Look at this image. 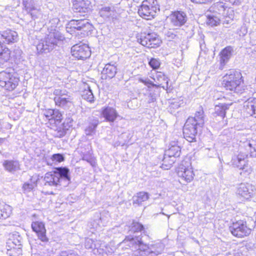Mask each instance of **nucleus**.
Listing matches in <instances>:
<instances>
[{
  "label": "nucleus",
  "mask_w": 256,
  "mask_h": 256,
  "mask_svg": "<svg viewBox=\"0 0 256 256\" xmlns=\"http://www.w3.org/2000/svg\"><path fill=\"white\" fill-rule=\"evenodd\" d=\"M54 100L56 105L64 107L67 106L68 103L71 102L72 99L70 96L65 94L62 96H56Z\"/></svg>",
  "instance_id": "31"
},
{
  "label": "nucleus",
  "mask_w": 256,
  "mask_h": 256,
  "mask_svg": "<svg viewBox=\"0 0 256 256\" xmlns=\"http://www.w3.org/2000/svg\"><path fill=\"white\" fill-rule=\"evenodd\" d=\"M66 134V130L64 128H58L54 130L53 134L54 136L61 138L64 136Z\"/></svg>",
  "instance_id": "44"
},
{
  "label": "nucleus",
  "mask_w": 256,
  "mask_h": 256,
  "mask_svg": "<svg viewBox=\"0 0 256 256\" xmlns=\"http://www.w3.org/2000/svg\"><path fill=\"white\" fill-rule=\"evenodd\" d=\"M148 64L153 70H156L160 68V62L158 58H151L148 60Z\"/></svg>",
  "instance_id": "43"
},
{
  "label": "nucleus",
  "mask_w": 256,
  "mask_h": 256,
  "mask_svg": "<svg viewBox=\"0 0 256 256\" xmlns=\"http://www.w3.org/2000/svg\"><path fill=\"white\" fill-rule=\"evenodd\" d=\"M69 25L70 26V28L78 30V20H71L69 23Z\"/></svg>",
  "instance_id": "54"
},
{
  "label": "nucleus",
  "mask_w": 256,
  "mask_h": 256,
  "mask_svg": "<svg viewBox=\"0 0 256 256\" xmlns=\"http://www.w3.org/2000/svg\"><path fill=\"white\" fill-rule=\"evenodd\" d=\"M55 118L54 123L56 124L60 122L62 120V114L58 110H56Z\"/></svg>",
  "instance_id": "51"
},
{
  "label": "nucleus",
  "mask_w": 256,
  "mask_h": 256,
  "mask_svg": "<svg viewBox=\"0 0 256 256\" xmlns=\"http://www.w3.org/2000/svg\"><path fill=\"white\" fill-rule=\"evenodd\" d=\"M255 142L254 140H248L245 142L244 146L250 152V156H256V148L254 147Z\"/></svg>",
  "instance_id": "40"
},
{
  "label": "nucleus",
  "mask_w": 256,
  "mask_h": 256,
  "mask_svg": "<svg viewBox=\"0 0 256 256\" xmlns=\"http://www.w3.org/2000/svg\"><path fill=\"white\" fill-rule=\"evenodd\" d=\"M137 41L144 46L154 48L158 46L162 42L155 33L142 32L137 36Z\"/></svg>",
  "instance_id": "7"
},
{
  "label": "nucleus",
  "mask_w": 256,
  "mask_h": 256,
  "mask_svg": "<svg viewBox=\"0 0 256 256\" xmlns=\"http://www.w3.org/2000/svg\"><path fill=\"white\" fill-rule=\"evenodd\" d=\"M36 180H34V182L31 183L26 182L24 183L23 186V188L24 190L30 191L31 190H32L34 187L36 186L35 182Z\"/></svg>",
  "instance_id": "47"
},
{
  "label": "nucleus",
  "mask_w": 256,
  "mask_h": 256,
  "mask_svg": "<svg viewBox=\"0 0 256 256\" xmlns=\"http://www.w3.org/2000/svg\"><path fill=\"white\" fill-rule=\"evenodd\" d=\"M56 110H54V114H52V116L51 118H50V122L52 123L53 122H54V119H55V118H56V116H55V112H56Z\"/></svg>",
  "instance_id": "58"
},
{
  "label": "nucleus",
  "mask_w": 256,
  "mask_h": 256,
  "mask_svg": "<svg viewBox=\"0 0 256 256\" xmlns=\"http://www.w3.org/2000/svg\"><path fill=\"white\" fill-rule=\"evenodd\" d=\"M104 248H105L106 249V247L105 246L104 243H102V242L99 240H94V250H96L98 252L99 254H103V252H106V250H104Z\"/></svg>",
  "instance_id": "39"
},
{
  "label": "nucleus",
  "mask_w": 256,
  "mask_h": 256,
  "mask_svg": "<svg viewBox=\"0 0 256 256\" xmlns=\"http://www.w3.org/2000/svg\"><path fill=\"white\" fill-rule=\"evenodd\" d=\"M231 104H219L216 106L214 108V114L222 118H224L226 110H228Z\"/></svg>",
  "instance_id": "27"
},
{
  "label": "nucleus",
  "mask_w": 256,
  "mask_h": 256,
  "mask_svg": "<svg viewBox=\"0 0 256 256\" xmlns=\"http://www.w3.org/2000/svg\"><path fill=\"white\" fill-rule=\"evenodd\" d=\"M104 219V218L100 217L98 219L94 220L90 224V228L97 229L98 227L100 226H104L106 224V222H102V220Z\"/></svg>",
  "instance_id": "42"
},
{
  "label": "nucleus",
  "mask_w": 256,
  "mask_h": 256,
  "mask_svg": "<svg viewBox=\"0 0 256 256\" xmlns=\"http://www.w3.org/2000/svg\"><path fill=\"white\" fill-rule=\"evenodd\" d=\"M102 114L105 119L110 122H114L118 116L116 109L110 106L104 108L102 110Z\"/></svg>",
  "instance_id": "24"
},
{
  "label": "nucleus",
  "mask_w": 256,
  "mask_h": 256,
  "mask_svg": "<svg viewBox=\"0 0 256 256\" xmlns=\"http://www.w3.org/2000/svg\"><path fill=\"white\" fill-rule=\"evenodd\" d=\"M244 112L250 116L256 118V99L249 98L244 102Z\"/></svg>",
  "instance_id": "22"
},
{
  "label": "nucleus",
  "mask_w": 256,
  "mask_h": 256,
  "mask_svg": "<svg viewBox=\"0 0 256 256\" xmlns=\"http://www.w3.org/2000/svg\"><path fill=\"white\" fill-rule=\"evenodd\" d=\"M60 254V256H78L76 252L72 250L68 251H62Z\"/></svg>",
  "instance_id": "48"
},
{
  "label": "nucleus",
  "mask_w": 256,
  "mask_h": 256,
  "mask_svg": "<svg viewBox=\"0 0 256 256\" xmlns=\"http://www.w3.org/2000/svg\"><path fill=\"white\" fill-rule=\"evenodd\" d=\"M232 165L234 168L242 170L244 173L250 174L252 172L250 166L246 161H234Z\"/></svg>",
  "instance_id": "30"
},
{
  "label": "nucleus",
  "mask_w": 256,
  "mask_h": 256,
  "mask_svg": "<svg viewBox=\"0 0 256 256\" xmlns=\"http://www.w3.org/2000/svg\"><path fill=\"white\" fill-rule=\"evenodd\" d=\"M44 186L62 188L67 186L70 182L69 170L66 168H59L53 172H48L44 179Z\"/></svg>",
  "instance_id": "2"
},
{
  "label": "nucleus",
  "mask_w": 256,
  "mask_h": 256,
  "mask_svg": "<svg viewBox=\"0 0 256 256\" xmlns=\"http://www.w3.org/2000/svg\"><path fill=\"white\" fill-rule=\"evenodd\" d=\"M167 79L168 78L166 77V76L164 74V73L160 72H157L155 78H154L156 84H153L152 82H150L149 80L143 81V82L146 85L150 84L152 85L153 86H155L156 88L162 87L164 88V84H166V87L168 86V80H167Z\"/></svg>",
  "instance_id": "16"
},
{
  "label": "nucleus",
  "mask_w": 256,
  "mask_h": 256,
  "mask_svg": "<svg viewBox=\"0 0 256 256\" xmlns=\"http://www.w3.org/2000/svg\"><path fill=\"white\" fill-rule=\"evenodd\" d=\"M170 147L165 151L164 158L162 160L168 158H170L174 157L176 158L180 156V148L177 145L176 143V142H172L170 144Z\"/></svg>",
  "instance_id": "21"
},
{
  "label": "nucleus",
  "mask_w": 256,
  "mask_h": 256,
  "mask_svg": "<svg viewBox=\"0 0 256 256\" xmlns=\"http://www.w3.org/2000/svg\"><path fill=\"white\" fill-rule=\"evenodd\" d=\"M46 164L48 165H49V164H51L49 163L48 162V161H46V160H45V161H44Z\"/></svg>",
  "instance_id": "63"
},
{
  "label": "nucleus",
  "mask_w": 256,
  "mask_h": 256,
  "mask_svg": "<svg viewBox=\"0 0 256 256\" xmlns=\"http://www.w3.org/2000/svg\"><path fill=\"white\" fill-rule=\"evenodd\" d=\"M65 91H62V90L58 89L55 90L54 91V94L56 96H62L63 94H65Z\"/></svg>",
  "instance_id": "55"
},
{
  "label": "nucleus",
  "mask_w": 256,
  "mask_h": 256,
  "mask_svg": "<svg viewBox=\"0 0 256 256\" xmlns=\"http://www.w3.org/2000/svg\"><path fill=\"white\" fill-rule=\"evenodd\" d=\"M176 171L178 176L186 182H190L193 180L194 174L190 161H182Z\"/></svg>",
  "instance_id": "9"
},
{
  "label": "nucleus",
  "mask_w": 256,
  "mask_h": 256,
  "mask_svg": "<svg viewBox=\"0 0 256 256\" xmlns=\"http://www.w3.org/2000/svg\"><path fill=\"white\" fill-rule=\"evenodd\" d=\"M64 39V36L58 32H50L44 39L40 41L36 46L37 50L38 53L49 52Z\"/></svg>",
  "instance_id": "4"
},
{
  "label": "nucleus",
  "mask_w": 256,
  "mask_h": 256,
  "mask_svg": "<svg viewBox=\"0 0 256 256\" xmlns=\"http://www.w3.org/2000/svg\"><path fill=\"white\" fill-rule=\"evenodd\" d=\"M130 232L134 234L138 232H142L144 234L146 233L143 225L136 222H132L130 226Z\"/></svg>",
  "instance_id": "36"
},
{
  "label": "nucleus",
  "mask_w": 256,
  "mask_h": 256,
  "mask_svg": "<svg viewBox=\"0 0 256 256\" xmlns=\"http://www.w3.org/2000/svg\"><path fill=\"white\" fill-rule=\"evenodd\" d=\"M160 167L164 170H170L174 162H170V161H162Z\"/></svg>",
  "instance_id": "49"
},
{
  "label": "nucleus",
  "mask_w": 256,
  "mask_h": 256,
  "mask_svg": "<svg viewBox=\"0 0 256 256\" xmlns=\"http://www.w3.org/2000/svg\"><path fill=\"white\" fill-rule=\"evenodd\" d=\"M19 78L13 72L3 71L0 72V86L12 91L18 85Z\"/></svg>",
  "instance_id": "6"
},
{
  "label": "nucleus",
  "mask_w": 256,
  "mask_h": 256,
  "mask_svg": "<svg viewBox=\"0 0 256 256\" xmlns=\"http://www.w3.org/2000/svg\"><path fill=\"white\" fill-rule=\"evenodd\" d=\"M2 37L5 40L4 42L8 44L14 43L18 40V35L16 32L6 30L0 33Z\"/></svg>",
  "instance_id": "23"
},
{
  "label": "nucleus",
  "mask_w": 256,
  "mask_h": 256,
  "mask_svg": "<svg viewBox=\"0 0 256 256\" xmlns=\"http://www.w3.org/2000/svg\"><path fill=\"white\" fill-rule=\"evenodd\" d=\"M52 160H64V156L63 154H54L52 156Z\"/></svg>",
  "instance_id": "52"
},
{
  "label": "nucleus",
  "mask_w": 256,
  "mask_h": 256,
  "mask_svg": "<svg viewBox=\"0 0 256 256\" xmlns=\"http://www.w3.org/2000/svg\"><path fill=\"white\" fill-rule=\"evenodd\" d=\"M32 228L38 235V238L43 242H47L48 238L46 235V230L44 224L40 222H34L32 224Z\"/></svg>",
  "instance_id": "15"
},
{
  "label": "nucleus",
  "mask_w": 256,
  "mask_h": 256,
  "mask_svg": "<svg viewBox=\"0 0 256 256\" xmlns=\"http://www.w3.org/2000/svg\"><path fill=\"white\" fill-rule=\"evenodd\" d=\"M171 24L176 26H181L187 21L188 17L185 12L177 11L172 13L170 17Z\"/></svg>",
  "instance_id": "14"
},
{
  "label": "nucleus",
  "mask_w": 256,
  "mask_h": 256,
  "mask_svg": "<svg viewBox=\"0 0 256 256\" xmlns=\"http://www.w3.org/2000/svg\"><path fill=\"white\" fill-rule=\"evenodd\" d=\"M85 86L84 90L82 92V96L84 99L92 102L94 101V96L92 90L88 86L86 85Z\"/></svg>",
  "instance_id": "34"
},
{
  "label": "nucleus",
  "mask_w": 256,
  "mask_h": 256,
  "mask_svg": "<svg viewBox=\"0 0 256 256\" xmlns=\"http://www.w3.org/2000/svg\"><path fill=\"white\" fill-rule=\"evenodd\" d=\"M42 256H53L54 252L51 246L48 244L41 250Z\"/></svg>",
  "instance_id": "41"
},
{
  "label": "nucleus",
  "mask_w": 256,
  "mask_h": 256,
  "mask_svg": "<svg viewBox=\"0 0 256 256\" xmlns=\"http://www.w3.org/2000/svg\"><path fill=\"white\" fill-rule=\"evenodd\" d=\"M159 10L157 0H144L138 10V14L144 18L150 20Z\"/></svg>",
  "instance_id": "5"
},
{
  "label": "nucleus",
  "mask_w": 256,
  "mask_h": 256,
  "mask_svg": "<svg viewBox=\"0 0 256 256\" xmlns=\"http://www.w3.org/2000/svg\"><path fill=\"white\" fill-rule=\"evenodd\" d=\"M88 162H90V165L94 167L96 166V161H88Z\"/></svg>",
  "instance_id": "59"
},
{
  "label": "nucleus",
  "mask_w": 256,
  "mask_h": 256,
  "mask_svg": "<svg viewBox=\"0 0 256 256\" xmlns=\"http://www.w3.org/2000/svg\"><path fill=\"white\" fill-rule=\"evenodd\" d=\"M229 228L234 236L240 238L246 236L250 232V229L248 228L246 224L242 220L233 223Z\"/></svg>",
  "instance_id": "12"
},
{
  "label": "nucleus",
  "mask_w": 256,
  "mask_h": 256,
  "mask_svg": "<svg viewBox=\"0 0 256 256\" xmlns=\"http://www.w3.org/2000/svg\"><path fill=\"white\" fill-rule=\"evenodd\" d=\"M254 187L249 184H240L237 190V194L238 196L244 198L248 200L252 198L254 193Z\"/></svg>",
  "instance_id": "13"
},
{
  "label": "nucleus",
  "mask_w": 256,
  "mask_h": 256,
  "mask_svg": "<svg viewBox=\"0 0 256 256\" xmlns=\"http://www.w3.org/2000/svg\"><path fill=\"white\" fill-rule=\"evenodd\" d=\"M205 116L204 112L202 107L200 106L198 110L196 112L194 117H189L188 118H192L193 120L192 123L198 126L200 128H202L204 123Z\"/></svg>",
  "instance_id": "20"
},
{
  "label": "nucleus",
  "mask_w": 256,
  "mask_h": 256,
  "mask_svg": "<svg viewBox=\"0 0 256 256\" xmlns=\"http://www.w3.org/2000/svg\"><path fill=\"white\" fill-rule=\"evenodd\" d=\"M72 55L78 59H86L90 56L91 52L88 46L84 44L73 46L71 48Z\"/></svg>",
  "instance_id": "11"
},
{
  "label": "nucleus",
  "mask_w": 256,
  "mask_h": 256,
  "mask_svg": "<svg viewBox=\"0 0 256 256\" xmlns=\"http://www.w3.org/2000/svg\"><path fill=\"white\" fill-rule=\"evenodd\" d=\"M12 211V208L9 205L0 204V219L9 217Z\"/></svg>",
  "instance_id": "33"
},
{
  "label": "nucleus",
  "mask_w": 256,
  "mask_h": 256,
  "mask_svg": "<svg viewBox=\"0 0 256 256\" xmlns=\"http://www.w3.org/2000/svg\"><path fill=\"white\" fill-rule=\"evenodd\" d=\"M90 4L89 0H74L72 8L76 12H88L91 9Z\"/></svg>",
  "instance_id": "17"
},
{
  "label": "nucleus",
  "mask_w": 256,
  "mask_h": 256,
  "mask_svg": "<svg viewBox=\"0 0 256 256\" xmlns=\"http://www.w3.org/2000/svg\"><path fill=\"white\" fill-rule=\"evenodd\" d=\"M98 123V121L96 118L90 119L88 126L85 128V134L88 136L94 134Z\"/></svg>",
  "instance_id": "32"
},
{
  "label": "nucleus",
  "mask_w": 256,
  "mask_h": 256,
  "mask_svg": "<svg viewBox=\"0 0 256 256\" xmlns=\"http://www.w3.org/2000/svg\"><path fill=\"white\" fill-rule=\"evenodd\" d=\"M210 8L217 13L219 15L218 16L227 18V12H226V7L224 6L223 2H217Z\"/></svg>",
  "instance_id": "29"
},
{
  "label": "nucleus",
  "mask_w": 256,
  "mask_h": 256,
  "mask_svg": "<svg viewBox=\"0 0 256 256\" xmlns=\"http://www.w3.org/2000/svg\"><path fill=\"white\" fill-rule=\"evenodd\" d=\"M194 122L192 118H188L183 128L184 138L189 142L196 141V136L200 127L192 123Z\"/></svg>",
  "instance_id": "10"
},
{
  "label": "nucleus",
  "mask_w": 256,
  "mask_h": 256,
  "mask_svg": "<svg viewBox=\"0 0 256 256\" xmlns=\"http://www.w3.org/2000/svg\"><path fill=\"white\" fill-rule=\"evenodd\" d=\"M2 129V124L1 120H0V132L1 131V130Z\"/></svg>",
  "instance_id": "62"
},
{
  "label": "nucleus",
  "mask_w": 256,
  "mask_h": 256,
  "mask_svg": "<svg viewBox=\"0 0 256 256\" xmlns=\"http://www.w3.org/2000/svg\"><path fill=\"white\" fill-rule=\"evenodd\" d=\"M224 22H226L227 24H228V20H224Z\"/></svg>",
  "instance_id": "64"
},
{
  "label": "nucleus",
  "mask_w": 256,
  "mask_h": 256,
  "mask_svg": "<svg viewBox=\"0 0 256 256\" xmlns=\"http://www.w3.org/2000/svg\"><path fill=\"white\" fill-rule=\"evenodd\" d=\"M226 2H228L232 4L238 6L240 4L242 0H224Z\"/></svg>",
  "instance_id": "57"
},
{
  "label": "nucleus",
  "mask_w": 256,
  "mask_h": 256,
  "mask_svg": "<svg viewBox=\"0 0 256 256\" xmlns=\"http://www.w3.org/2000/svg\"><path fill=\"white\" fill-rule=\"evenodd\" d=\"M22 238L17 232H16L10 236L7 244L11 248L18 249L21 251Z\"/></svg>",
  "instance_id": "19"
},
{
  "label": "nucleus",
  "mask_w": 256,
  "mask_h": 256,
  "mask_svg": "<svg viewBox=\"0 0 256 256\" xmlns=\"http://www.w3.org/2000/svg\"><path fill=\"white\" fill-rule=\"evenodd\" d=\"M54 110L49 109L48 110H46L44 113V115L49 120H50V118L52 116Z\"/></svg>",
  "instance_id": "53"
},
{
  "label": "nucleus",
  "mask_w": 256,
  "mask_h": 256,
  "mask_svg": "<svg viewBox=\"0 0 256 256\" xmlns=\"http://www.w3.org/2000/svg\"><path fill=\"white\" fill-rule=\"evenodd\" d=\"M3 166L7 170L10 172L15 171L19 168L18 161H4Z\"/></svg>",
  "instance_id": "37"
},
{
  "label": "nucleus",
  "mask_w": 256,
  "mask_h": 256,
  "mask_svg": "<svg viewBox=\"0 0 256 256\" xmlns=\"http://www.w3.org/2000/svg\"><path fill=\"white\" fill-rule=\"evenodd\" d=\"M78 30L80 31V34L84 36L88 34V32L92 30V26L87 20H78Z\"/></svg>",
  "instance_id": "25"
},
{
  "label": "nucleus",
  "mask_w": 256,
  "mask_h": 256,
  "mask_svg": "<svg viewBox=\"0 0 256 256\" xmlns=\"http://www.w3.org/2000/svg\"><path fill=\"white\" fill-rule=\"evenodd\" d=\"M222 84L226 90L238 94H242L246 88L240 72L234 70L229 71L224 76Z\"/></svg>",
  "instance_id": "3"
},
{
  "label": "nucleus",
  "mask_w": 256,
  "mask_h": 256,
  "mask_svg": "<svg viewBox=\"0 0 256 256\" xmlns=\"http://www.w3.org/2000/svg\"><path fill=\"white\" fill-rule=\"evenodd\" d=\"M22 4L24 9L32 20H35L42 16L41 6L36 0H22Z\"/></svg>",
  "instance_id": "8"
},
{
  "label": "nucleus",
  "mask_w": 256,
  "mask_h": 256,
  "mask_svg": "<svg viewBox=\"0 0 256 256\" xmlns=\"http://www.w3.org/2000/svg\"><path fill=\"white\" fill-rule=\"evenodd\" d=\"M117 72V66L116 62H110L106 64L102 72V78L106 80L114 78Z\"/></svg>",
  "instance_id": "18"
},
{
  "label": "nucleus",
  "mask_w": 256,
  "mask_h": 256,
  "mask_svg": "<svg viewBox=\"0 0 256 256\" xmlns=\"http://www.w3.org/2000/svg\"><path fill=\"white\" fill-rule=\"evenodd\" d=\"M233 52V48L230 46H227L225 48L220 52V60L221 64H225L229 60L232 55Z\"/></svg>",
  "instance_id": "28"
},
{
  "label": "nucleus",
  "mask_w": 256,
  "mask_h": 256,
  "mask_svg": "<svg viewBox=\"0 0 256 256\" xmlns=\"http://www.w3.org/2000/svg\"><path fill=\"white\" fill-rule=\"evenodd\" d=\"M5 138H0V144L4 142Z\"/></svg>",
  "instance_id": "61"
},
{
  "label": "nucleus",
  "mask_w": 256,
  "mask_h": 256,
  "mask_svg": "<svg viewBox=\"0 0 256 256\" xmlns=\"http://www.w3.org/2000/svg\"><path fill=\"white\" fill-rule=\"evenodd\" d=\"M110 7H103L100 11V15L102 17H108L110 14Z\"/></svg>",
  "instance_id": "45"
},
{
  "label": "nucleus",
  "mask_w": 256,
  "mask_h": 256,
  "mask_svg": "<svg viewBox=\"0 0 256 256\" xmlns=\"http://www.w3.org/2000/svg\"><path fill=\"white\" fill-rule=\"evenodd\" d=\"M192 2L198 4H206L211 2L213 0H191Z\"/></svg>",
  "instance_id": "56"
},
{
  "label": "nucleus",
  "mask_w": 256,
  "mask_h": 256,
  "mask_svg": "<svg viewBox=\"0 0 256 256\" xmlns=\"http://www.w3.org/2000/svg\"><path fill=\"white\" fill-rule=\"evenodd\" d=\"M128 246L136 249V254L141 252H146L148 253L154 254L156 256L161 254L164 250V245L161 242H158L152 244L150 247L144 244L142 238L136 235L134 236H128L120 244V246L124 248V246Z\"/></svg>",
  "instance_id": "1"
},
{
  "label": "nucleus",
  "mask_w": 256,
  "mask_h": 256,
  "mask_svg": "<svg viewBox=\"0 0 256 256\" xmlns=\"http://www.w3.org/2000/svg\"><path fill=\"white\" fill-rule=\"evenodd\" d=\"M89 158L87 156V154H84V156H82V160H88Z\"/></svg>",
  "instance_id": "60"
},
{
  "label": "nucleus",
  "mask_w": 256,
  "mask_h": 256,
  "mask_svg": "<svg viewBox=\"0 0 256 256\" xmlns=\"http://www.w3.org/2000/svg\"><path fill=\"white\" fill-rule=\"evenodd\" d=\"M222 18L220 16H215L214 14L208 15L207 16V24L210 26H218Z\"/></svg>",
  "instance_id": "38"
},
{
  "label": "nucleus",
  "mask_w": 256,
  "mask_h": 256,
  "mask_svg": "<svg viewBox=\"0 0 256 256\" xmlns=\"http://www.w3.org/2000/svg\"><path fill=\"white\" fill-rule=\"evenodd\" d=\"M94 240L92 238H87L86 239L84 246L86 248L93 249Z\"/></svg>",
  "instance_id": "46"
},
{
  "label": "nucleus",
  "mask_w": 256,
  "mask_h": 256,
  "mask_svg": "<svg viewBox=\"0 0 256 256\" xmlns=\"http://www.w3.org/2000/svg\"><path fill=\"white\" fill-rule=\"evenodd\" d=\"M10 58V51L8 48H0V63L4 64L9 60Z\"/></svg>",
  "instance_id": "35"
},
{
  "label": "nucleus",
  "mask_w": 256,
  "mask_h": 256,
  "mask_svg": "<svg viewBox=\"0 0 256 256\" xmlns=\"http://www.w3.org/2000/svg\"><path fill=\"white\" fill-rule=\"evenodd\" d=\"M150 198V194L148 192H140L136 194L132 197L134 204L138 205L142 204V202L148 200Z\"/></svg>",
  "instance_id": "26"
},
{
  "label": "nucleus",
  "mask_w": 256,
  "mask_h": 256,
  "mask_svg": "<svg viewBox=\"0 0 256 256\" xmlns=\"http://www.w3.org/2000/svg\"><path fill=\"white\" fill-rule=\"evenodd\" d=\"M146 100L148 103H152L156 102V95L154 92H150Z\"/></svg>",
  "instance_id": "50"
}]
</instances>
